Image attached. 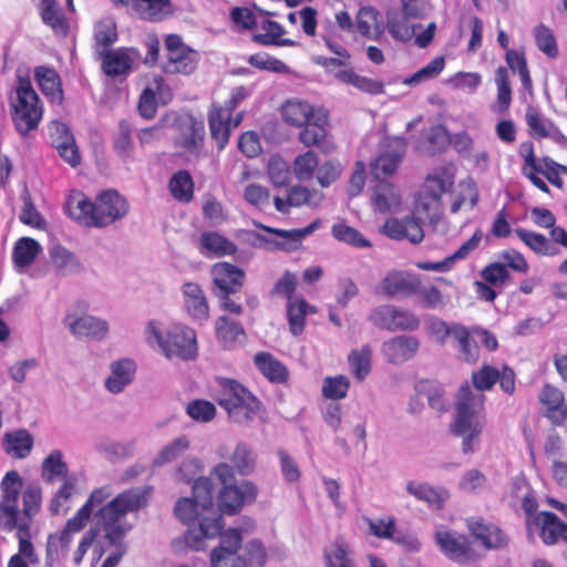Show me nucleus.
<instances>
[{
    "instance_id": "obj_40",
    "label": "nucleus",
    "mask_w": 567,
    "mask_h": 567,
    "mask_svg": "<svg viewBox=\"0 0 567 567\" xmlns=\"http://www.w3.org/2000/svg\"><path fill=\"white\" fill-rule=\"evenodd\" d=\"M102 68L106 75L120 76L131 71L132 60L123 50L107 51L102 55Z\"/></svg>"
},
{
    "instance_id": "obj_21",
    "label": "nucleus",
    "mask_w": 567,
    "mask_h": 567,
    "mask_svg": "<svg viewBox=\"0 0 567 567\" xmlns=\"http://www.w3.org/2000/svg\"><path fill=\"white\" fill-rule=\"evenodd\" d=\"M70 331L78 338H92L104 340L109 332V323L101 318L82 316L69 323Z\"/></svg>"
},
{
    "instance_id": "obj_63",
    "label": "nucleus",
    "mask_w": 567,
    "mask_h": 567,
    "mask_svg": "<svg viewBox=\"0 0 567 567\" xmlns=\"http://www.w3.org/2000/svg\"><path fill=\"white\" fill-rule=\"evenodd\" d=\"M402 159L401 154L396 152L381 154L372 165L373 174L380 178V174H393Z\"/></svg>"
},
{
    "instance_id": "obj_9",
    "label": "nucleus",
    "mask_w": 567,
    "mask_h": 567,
    "mask_svg": "<svg viewBox=\"0 0 567 567\" xmlns=\"http://www.w3.org/2000/svg\"><path fill=\"white\" fill-rule=\"evenodd\" d=\"M166 59L162 70L166 74L188 75L195 71L199 60L197 51L186 45L178 34H168L165 39Z\"/></svg>"
},
{
    "instance_id": "obj_47",
    "label": "nucleus",
    "mask_w": 567,
    "mask_h": 567,
    "mask_svg": "<svg viewBox=\"0 0 567 567\" xmlns=\"http://www.w3.org/2000/svg\"><path fill=\"white\" fill-rule=\"evenodd\" d=\"M372 350L369 344H364L359 350H352L348 357L349 364L354 377L362 381L371 370Z\"/></svg>"
},
{
    "instance_id": "obj_58",
    "label": "nucleus",
    "mask_w": 567,
    "mask_h": 567,
    "mask_svg": "<svg viewBox=\"0 0 567 567\" xmlns=\"http://www.w3.org/2000/svg\"><path fill=\"white\" fill-rule=\"evenodd\" d=\"M350 381L344 375L327 377L323 380L322 395L327 399L340 400L347 396Z\"/></svg>"
},
{
    "instance_id": "obj_10",
    "label": "nucleus",
    "mask_w": 567,
    "mask_h": 567,
    "mask_svg": "<svg viewBox=\"0 0 567 567\" xmlns=\"http://www.w3.org/2000/svg\"><path fill=\"white\" fill-rule=\"evenodd\" d=\"M23 481L17 471L8 472L1 481L0 488L2 499L0 502V514L3 518V528L16 529L19 518L18 499L21 494Z\"/></svg>"
},
{
    "instance_id": "obj_38",
    "label": "nucleus",
    "mask_w": 567,
    "mask_h": 567,
    "mask_svg": "<svg viewBox=\"0 0 567 567\" xmlns=\"http://www.w3.org/2000/svg\"><path fill=\"white\" fill-rule=\"evenodd\" d=\"M33 437L27 430H18L4 435V450L17 458H25L32 450Z\"/></svg>"
},
{
    "instance_id": "obj_32",
    "label": "nucleus",
    "mask_w": 567,
    "mask_h": 567,
    "mask_svg": "<svg viewBox=\"0 0 567 567\" xmlns=\"http://www.w3.org/2000/svg\"><path fill=\"white\" fill-rule=\"evenodd\" d=\"M252 394L236 380L226 379L221 382V390L218 394L217 402L218 404L228 410L229 408L245 403V400L248 399L252 402Z\"/></svg>"
},
{
    "instance_id": "obj_4",
    "label": "nucleus",
    "mask_w": 567,
    "mask_h": 567,
    "mask_svg": "<svg viewBox=\"0 0 567 567\" xmlns=\"http://www.w3.org/2000/svg\"><path fill=\"white\" fill-rule=\"evenodd\" d=\"M198 508L200 506L189 497L178 499L174 508L176 517L185 524H189L195 518L198 519V528H189L184 536L185 544L195 550H202L204 538L218 536L223 528V517L220 515L202 517Z\"/></svg>"
},
{
    "instance_id": "obj_64",
    "label": "nucleus",
    "mask_w": 567,
    "mask_h": 567,
    "mask_svg": "<svg viewBox=\"0 0 567 567\" xmlns=\"http://www.w3.org/2000/svg\"><path fill=\"white\" fill-rule=\"evenodd\" d=\"M186 412L195 421L209 422L216 414V408L206 400H194L188 403Z\"/></svg>"
},
{
    "instance_id": "obj_17",
    "label": "nucleus",
    "mask_w": 567,
    "mask_h": 567,
    "mask_svg": "<svg viewBox=\"0 0 567 567\" xmlns=\"http://www.w3.org/2000/svg\"><path fill=\"white\" fill-rule=\"evenodd\" d=\"M182 292L187 313L195 320L206 321L209 317V306L202 287L188 281L182 286Z\"/></svg>"
},
{
    "instance_id": "obj_16",
    "label": "nucleus",
    "mask_w": 567,
    "mask_h": 567,
    "mask_svg": "<svg viewBox=\"0 0 567 567\" xmlns=\"http://www.w3.org/2000/svg\"><path fill=\"white\" fill-rule=\"evenodd\" d=\"M381 233L393 240L406 238L412 244H420L424 238V231L415 216H405L403 219L389 218Z\"/></svg>"
},
{
    "instance_id": "obj_50",
    "label": "nucleus",
    "mask_w": 567,
    "mask_h": 567,
    "mask_svg": "<svg viewBox=\"0 0 567 567\" xmlns=\"http://www.w3.org/2000/svg\"><path fill=\"white\" fill-rule=\"evenodd\" d=\"M260 409L259 401L252 396V402L248 399L245 400V403L236 404L228 410H226L228 416L236 423L247 425L249 424L254 417L258 414Z\"/></svg>"
},
{
    "instance_id": "obj_46",
    "label": "nucleus",
    "mask_w": 567,
    "mask_h": 567,
    "mask_svg": "<svg viewBox=\"0 0 567 567\" xmlns=\"http://www.w3.org/2000/svg\"><path fill=\"white\" fill-rule=\"evenodd\" d=\"M406 492L414 496L416 499L425 502L430 506L441 508L444 498L441 494L427 483H417L410 481L406 483Z\"/></svg>"
},
{
    "instance_id": "obj_19",
    "label": "nucleus",
    "mask_w": 567,
    "mask_h": 567,
    "mask_svg": "<svg viewBox=\"0 0 567 567\" xmlns=\"http://www.w3.org/2000/svg\"><path fill=\"white\" fill-rule=\"evenodd\" d=\"M381 286L389 297H395L398 295L410 296L416 292L420 280L415 275L403 271H392L384 277Z\"/></svg>"
},
{
    "instance_id": "obj_59",
    "label": "nucleus",
    "mask_w": 567,
    "mask_h": 567,
    "mask_svg": "<svg viewBox=\"0 0 567 567\" xmlns=\"http://www.w3.org/2000/svg\"><path fill=\"white\" fill-rule=\"evenodd\" d=\"M444 58L436 56L429 64L420 69L413 75L405 78L403 83L406 85H416L423 81L436 78L444 69Z\"/></svg>"
},
{
    "instance_id": "obj_23",
    "label": "nucleus",
    "mask_w": 567,
    "mask_h": 567,
    "mask_svg": "<svg viewBox=\"0 0 567 567\" xmlns=\"http://www.w3.org/2000/svg\"><path fill=\"white\" fill-rule=\"evenodd\" d=\"M451 143L452 138L447 130L442 125H435L424 132L417 150L423 155L434 156L444 152Z\"/></svg>"
},
{
    "instance_id": "obj_26",
    "label": "nucleus",
    "mask_w": 567,
    "mask_h": 567,
    "mask_svg": "<svg viewBox=\"0 0 567 567\" xmlns=\"http://www.w3.org/2000/svg\"><path fill=\"white\" fill-rule=\"evenodd\" d=\"M145 20L161 21L173 11L171 0H125Z\"/></svg>"
},
{
    "instance_id": "obj_18",
    "label": "nucleus",
    "mask_w": 567,
    "mask_h": 567,
    "mask_svg": "<svg viewBox=\"0 0 567 567\" xmlns=\"http://www.w3.org/2000/svg\"><path fill=\"white\" fill-rule=\"evenodd\" d=\"M110 372L104 385L111 393L118 394L132 383L136 365L131 359H121L111 363Z\"/></svg>"
},
{
    "instance_id": "obj_54",
    "label": "nucleus",
    "mask_w": 567,
    "mask_h": 567,
    "mask_svg": "<svg viewBox=\"0 0 567 567\" xmlns=\"http://www.w3.org/2000/svg\"><path fill=\"white\" fill-rule=\"evenodd\" d=\"M189 447V441L186 436H179L163 447L159 454L154 458V466H162L169 463L185 453Z\"/></svg>"
},
{
    "instance_id": "obj_45",
    "label": "nucleus",
    "mask_w": 567,
    "mask_h": 567,
    "mask_svg": "<svg viewBox=\"0 0 567 567\" xmlns=\"http://www.w3.org/2000/svg\"><path fill=\"white\" fill-rule=\"evenodd\" d=\"M169 190L173 197L179 202L188 203L193 198L194 183L187 171H178L169 181Z\"/></svg>"
},
{
    "instance_id": "obj_14",
    "label": "nucleus",
    "mask_w": 567,
    "mask_h": 567,
    "mask_svg": "<svg viewBox=\"0 0 567 567\" xmlns=\"http://www.w3.org/2000/svg\"><path fill=\"white\" fill-rule=\"evenodd\" d=\"M213 292L216 297L236 295L244 286L245 271L229 262L213 266Z\"/></svg>"
},
{
    "instance_id": "obj_25",
    "label": "nucleus",
    "mask_w": 567,
    "mask_h": 567,
    "mask_svg": "<svg viewBox=\"0 0 567 567\" xmlns=\"http://www.w3.org/2000/svg\"><path fill=\"white\" fill-rule=\"evenodd\" d=\"M254 363L260 373L272 383H284L288 380L287 367L271 353L261 351L254 357Z\"/></svg>"
},
{
    "instance_id": "obj_34",
    "label": "nucleus",
    "mask_w": 567,
    "mask_h": 567,
    "mask_svg": "<svg viewBox=\"0 0 567 567\" xmlns=\"http://www.w3.org/2000/svg\"><path fill=\"white\" fill-rule=\"evenodd\" d=\"M230 467L239 475H250L256 467V454L245 442H238L229 456Z\"/></svg>"
},
{
    "instance_id": "obj_62",
    "label": "nucleus",
    "mask_w": 567,
    "mask_h": 567,
    "mask_svg": "<svg viewBox=\"0 0 567 567\" xmlns=\"http://www.w3.org/2000/svg\"><path fill=\"white\" fill-rule=\"evenodd\" d=\"M499 371L493 367L484 365L472 374V381L475 386L473 392L489 390L498 381Z\"/></svg>"
},
{
    "instance_id": "obj_48",
    "label": "nucleus",
    "mask_w": 567,
    "mask_h": 567,
    "mask_svg": "<svg viewBox=\"0 0 567 567\" xmlns=\"http://www.w3.org/2000/svg\"><path fill=\"white\" fill-rule=\"evenodd\" d=\"M331 233L337 240L355 248H369L372 246L371 241L365 239L359 230L344 223L334 224Z\"/></svg>"
},
{
    "instance_id": "obj_20",
    "label": "nucleus",
    "mask_w": 567,
    "mask_h": 567,
    "mask_svg": "<svg viewBox=\"0 0 567 567\" xmlns=\"http://www.w3.org/2000/svg\"><path fill=\"white\" fill-rule=\"evenodd\" d=\"M539 400L545 408V415L554 424H561L567 416V409L564 405L563 392L549 384H546L540 394Z\"/></svg>"
},
{
    "instance_id": "obj_1",
    "label": "nucleus",
    "mask_w": 567,
    "mask_h": 567,
    "mask_svg": "<svg viewBox=\"0 0 567 567\" xmlns=\"http://www.w3.org/2000/svg\"><path fill=\"white\" fill-rule=\"evenodd\" d=\"M65 210L80 224L101 228L124 218L128 213V203L115 189L102 192L95 202L82 193H75L69 197Z\"/></svg>"
},
{
    "instance_id": "obj_11",
    "label": "nucleus",
    "mask_w": 567,
    "mask_h": 567,
    "mask_svg": "<svg viewBox=\"0 0 567 567\" xmlns=\"http://www.w3.org/2000/svg\"><path fill=\"white\" fill-rule=\"evenodd\" d=\"M369 321L374 327L388 331H412L420 326V320L415 315L392 305H382L374 308L369 315Z\"/></svg>"
},
{
    "instance_id": "obj_37",
    "label": "nucleus",
    "mask_w": 567,
    "mask_h": 567,
    "mask_svg": "<svg viewBox=\"0 0 567 567\" xmlns=\"http://www.w3.org/2000/svg\"><path fill=\"white\" fill-rule=\"evenodd\" d=\"M230 117L224 114L221 106H215L208 114L212 137L217 142L218 148L224 150L230 135Z\"/></svg>"
},
{
    "instance_id": "obj_28",
    "label": "nucleus",
    "mask_w": 567,
    "mask_h": 567,
    "mask_svg": "<svg viewBox=\"0 0 567 567\" xmlns=\"http://www.w3.org/2000/svg\"><path fill=\"white\" fill-rule=\"evenodd\" d=\"M216 337L225 349H233L244 341L246 333L239 322L221 316L216 321Z\"/></svg>"
},
{
    "instance_id": "obj_30",
    "label": "nucleus",
    "mask_w": 567,
    "mask_h": 567,
    "mask_svg": "<svg viewBox=\"0 0 567 567\" xmlns=\"http://www.w3.org/2000/svg\"><path fill=\"white\" fill-rule=\"evenodd\" d=\"M34 76L44 95L49 96L52 102H62L63 92L61 87V79L54 69L38 66L34 71Z\"/></svg>"
},
{
    "instance_id": "obj_51",
    "label": "nucleus",
    "mask_w": 567,
    "mask_h": 567,
    "mask_svg": "<svg viewBox=\"0 0 567 567\" xmlns=\"http://www.w3.org/2000/svg\"><path fill=\"white\" fill-rule=\"evenodd\" d=\"M533 34L539 51H542L550 59H554L558 55V48L555 35L548 27L538 24L534 28Z\"/></svg>"
},
{
    "instance_id": "obj_15",
    "label": "nucleus",
    "mask_w": 567,
    "mask_h": 567,
    "mask_svg": "<svg viewBox=\"0 0 567 567\" xmlns=\"http://www.w3.org/2000/svg\"><path fill=\"white\" fill-rule=\"evenodd\" d=\"M419 348L420 341L416 337L401 334L384 341L381 350L388 362L402 364L411 360Z\"/></svg>"
},
{
    "instance_id": "obj_43",
    "label": "nucleus",
    "mask_w": 567,
    "mask_h": 567,
    "mask_svg": "<svg viewBox=\"0 0 567 567\" xmlns=\"http://www.w3.org/2000/svg\"><path fill=\"white\" fill-rule=\"evenodd\" d=\"M414 215H417L415 218L420 224L426 219L431 225L436 226L442 218L441 200L421 194L415 205Z\"/></svg>"
},
{
    "instance_id": "obj_31",
    "label": "nucleus",
    "mask_w": 567,
    "mask_h": 567,
    "mask_svg": "<svg viewBox=\"0 0 567 567\" xmlns=\"http://www.w3.org/2000/svg\"><path fill=\"white\" fill-rule=\"evenodd\" d=\"M334 78L368 94L378 95L384 93V84L382 81L359 75L352 69L339 70L334 72Z\"/></svg>"
},
{
    "instance_id": "obj_3",
    "label": "nucleus",
    "mask_w": 567,
    "mask_h": 567,
    "mask_svg": "<svg viewBox=\"0 0 567 567\" xmlns=\"http://www.w3.org/2000/svg\"><path fill=\"white\" fill-rule=\"evenodd\" d=\"M146 334L151 346L154 342L167 359L194 360L197 355L196 333L183 324H173L162 330L156 321H150Z\"/></svg>"
},
{
    "instance_id": "obj_41",
    "label": "nucleus",
    "mask_w": 567,
    "mask_h": 567,
    "mask_svg": "<svg viewBox=\"0 0 567 567\" xmlns=\"http://www.w3.org/2000/svg\"><path fill=\"white\" fill-rule=\"evenodd\" d=\"M50 257L58 274L62 276L81 271L82 266L78 258L70 250L62 246H53Z\"/></svg>"
},
{
    "instance_id": "obj_55",
    "label": "nucleus",
    "mask_w": 567,
    "mask_h": 567,
    "mask_svg": "<svg viewBox=\"0 0 567 567\" xmlns=\"http://www.w3.org/2000/svg\"><path fill=\"white\" fill-rule=\"evenodd\" d=\"M40 14L43 23L52 28L54 31L65 29L64 17L55 0H42Z\"/></svg>"
},
{
    "instance_id": "obj_60",
    "label": "nucleus",
    "mask_w": 567,
    "mask_h": 567,
    "mask_svg": "<svg viewBox=\"0 0 567 567\" xmlns=\"http://www.w3.org/2000/svg\"><path fill=\"white\" fill-rule=\"evenodd\" d=\"M132 128L126 120H122L118 123V130L113 142V147L116 154L123 158L131 155L133 142H132Z\"/></svg>"
},
{
    "instance_id": "obj_33",
    "label": "nucleus",
    "mask_w": 567,
    "mask_h": 567,
    "mask_svg": "<svg viewBox=\"0 0 567 567\" xmlns=\"http://www.w3.org/2000/svg\"><path fill=\"white\" fill-rule=\"evenodd\" d=\"M442 551L451 559H465L468 554V545L463 536H455L449 530H439L435 535Z\"/></svg>"
},
{
    "instance_id": "obj_27",
    "label": "nucleus",
    "mask_w": 567,
    "mask_h": 567,
    "mask_svg": "<svg viewBox=\"0 0 567 567\" xmlns=\"http://www.w3.org/2000/svg\"><path fill=\"white\" fill-rule=\"evenodd\" d=\"M41 245L31 237H21L13 247L12 259L16 269L23 272L41 252Z\"/></svg>"
},
{
    "instance_id": "obj_42",
    "label": "nucleus",
    "mask_w": 567,
    "mask_h": 567,
    "mask_svg": "<svg viewBox=\"0 0 567 567\" xmlns=\"http://www.w3.org/2000/svg\"><path fill=\"white\" fill-rule=\"evenodd\" d=\"M373 202L382 213L390 212L400 205L401 198L395 190L394 186L385 181H379L373 188Z\"/></svg>"
},
{
    "instance_id": "obj_52",
    "label": "nucleus",
    "mask_w": 567,
    "mask_h": 567,
    "mask_svg": "<svg viewBox=\"0 0 567 567\" xmlns=\"http://www.w3.org/2000/svg\"><path fill=\"white\" fill-rule=\"evenodd\" d=\"M214 485L209 477H198L193 484V499L200 506L202 511L213 507Z\"/></svg>"
},
{
    "instance_id": "obj_35",
    "label": "nucleus",
    "mask_w": 567,
    "mask_h": 567,
    "mask_svg": "<svg viewBox=\"0 0 567 567\" xmlns=\"http://www.w3.org/2000/svg\"><path fill=\"white\" fill-rule=\"evenodd\" d=\"M69 466L60 450L51 451L41 464V476L44 482L53 483L59 478L66 480Z\"/></svg>"
},
{
    "instance_id": "obj_8",
    "label": "nucleus",
    "mask_w": 567,
    "mask_h": 567,
    "mask_svg": "<svg viewBox=\"0 0 567 567\" xmlns=\"http://www.w3.org/2000/svg\"><path fill=\"white\" fill-rule=\"evenodd\" d=\"M177 134L174 137V145L178 154L190 162L206 155L204 148L205 126L202 121L192 115L177 120Z\"/></svg>"
},
{
    "instance_id": "obj_6",
    "label": "nucleus",
    "mask_w": 567,
    "mask_h": 567,
    "mask_svg": "<svg viewBox=\"0 0 567 567\" xmlns=\"http://www.w3.org/2000/svg\"><path fill=\"white\" fill-rule=\"evenodd\" d=\"M12 121L21 135L38 128L42 118V105L29 79L19 78L16 87V100L12 101Z\"/></svg>"
},
{
    "instance_id": "obj_44",
    "label": "nucleus",
    "mask_w": 567,
    "mask_h": 567,
    "mask_svg": "<svg viewBox=\"0 0 567 567\" xmlns=\"http://www.w3.org/2000/svg\"><path fill=\"white\" fill-rule=\"evenodd\" d=\"M312 308L303 298H296L287 302V317L289 330L293 336H299L305 329L306 315Z\"/></svg>"
},
{
    "instance_id": "obj_57",
    "label": "nucleus",
    "mask_w": 567,
    "mask_h": 567,
    "mask_svg": "<svg viewBox=\"0 0 567 567\" xmlns=\"http://www.w3.org/2000/svg\"><path fill=\"white\" fill-rule=\"evenodd\" d=\"M319 165V158L312 151L298 155L293 162L295 174L298 179H310Z\"/></svg>"
},
{
    "instance_id": "obj_24",
    "label": "nucleus",
    "mask_w": 567,
    "mask_h": 567,
    "mask_svg": "<svg viewBox=\"0 0 567 567\" xmlns=\"http://www.w3.org/2000/svg\"><path fill=\"white\" fill-rule=\"evenodd\" d=\"M537 525L540 526V537L546 545H554L559 539L567 542V524L551 512H542Z\"/></svg>"
},
{
    "instance_id": "obj_22",
    "label": "nucleus",
    "mask_w": 567,
    "mask_h": 567,
    "mask_svg": "<svg viewBox=\"0 0 567 567\" xmlns=\"http://www.w3.org/2000/svg\"><path fill=\"white\" fill-rule=\"evenodd\" d=\"M419 24L410 22L405 11L400 12L395 9L386 11L385 28L390 35L399 42H409L415 35Z\"/></svg>"
},
{
    "instance_id": "obj_13",
    "label": "nucleus",
    "mask_w": 567,
    "mask_h": 567,
    "mask_svg": "<svg viewBox=\"0 0 567 567\" xmlns=\"http://www.w3.org/2000/svg\"><path fill=\"white\" fill-rule=\"evenodd\" d=\"M328 112L322 107H318L315 117L302 126L303 128L299 133V141L306 147L317 146L326 154L333 152L336 146L328 138Z\"/></svg>"
},
{
    "instance_id": "obj_39",
    "label": "nucleus",
    "mask_w": 567,
    "mask_h": 567,
    "mask_svg": "<svg viewBox=\"0 0 567 567\" xmlns=\"http://www.w3.org/2000/svg\"><path fill=\"white\" fill-rule=\"evenodd\" d=\"M515 234L525 245L538 255L556 256L559 254V248L542 234L523 228H516Z\"/></svg>"
},
{
    "instance_id": "obj_56",
    "label": "nucleus",
    "mask_w": 567,
    "mask_h": 567,
    "mask_svg": "<svg viewBox=\"0 0 567 567\" xmlns=\"http://www.w3.org/2000/svg\"><path fill=\"white\" fill-rule=\"evenodd\" d=\"M41 498V487L29 485L22 493L23 511L19 518L28 519L30 525L32 517L40 511Z\"/></svg>"
},
{
    "instance_id": "obj_2",
    "label": "nucleus",
    "mask_w": 567,
    "mask_h": 567,
    "mask_svg": "<svg viewBox=\"0 0 567 567\" xmlns=\"http://www.w3.org/2000/svg\"><path fill=\"white\" fill-rule=\"evenodd\" d=\"M144 495L136 489H128L118 494L105 506L100 507L95 513L96 524L100 532H103V538L107 543H116L117 539H124L130 525H124L122 519L130 512H135L145 506Z\"/></svg>"
},
{
    "instance_id": "obj_61",
    "label": "nucleus",
    "mask_w": 567,
    "mask_h": 567,
    "mask_svg": "<svg viewBox=\"0 0 567 567\" xmlns=\"http://www.w3.org/2000/svg\"><path fill=\"white\" fill-rule=\"evenodd\" d=\"M452 185V179L444 174L430 175L425 181L422 194L441 200L442 195L447 193Z\"/></svg>"
},
{
    "instance_id": "obj_53",
    "label": "nucleus",
    "mask_w": 567,
    "mask_h": 567,
    "mask_svg": "<svg viewBox=\"0 0 567 567\" xmlns=\"http://www.w3.org/2000/svg\"><path fill=\"white\" fill-rule=\"evenodd\" d=\"M328 567H354L347 543L337 538L330 551L326 553Z\"/></svg>"
},
{
    "instance_id": "obj_49",
    "label": "nucleus",
    "mask_w": 567,
    "mask_h": 567,
    "mask_svg": "<svg viewBox=\"0 0 567 567\" xmlns=\"http://www.w3.org/2000/svg\"><path fill=\"white\" fill-rule=\"evenodd\" d=\"M452 339L457 342L463 361L475 362L477 360L480 353L477 342L471 338L468 330L464 326L458 324L456 327Z\"/></svg>"
},
{
    "instance_id": "obj_7",
    "label": "nucleus",
    "mask_w": 567,
    "mask_h": 567,
    "mask_svg": "<svg viewBox=\"0 0 567 567\" xmlns=\"http://www.w3.org/2000/svg\"><path fill=\"white\" fill-rule=\"evenodd\" d=\"M485 395L473 392L468 384L461 386L456 401V413L453 424V433L463 435L467 432L482 433L484 420Z\"/></svg>"
},
{
    "instance_id": "obj_36",
    "label": "nucleus",
    "mask_w": 567,
    "mask_h": 567,
    "mask_svg": "<svg viewBox=\"0 0 567 567\" xmlns=\"http://www.w3.org/2000/svg\"><path fill=\"white\" fill-rule=\"evenodd\" d=\"M199 243L202 250L206 255H214L216 257L233 255L237 250L233 241L214 231L203 233Z\"/></svg>"
},
{
    "instance_id": "obj_5",
    "label": "nucleus",
    "mask_w": 567,
    "mask_h": 567,
    "mask_svg": "<svg viewBox=\"0 0 567 567\" xmlns=\"http://www.w3.org/2000/svg\"><path fill=\"white\" fill-rule=\"evenodd\" d=\"M223 484V489L219 492V507L223 513L235 514L246 503H252L257 497V486L250 481H241L236 483V477L233 468L226 462H220L212 470Z\"/></svg>"
},
{
    "instance_id": "obj_29",
    "label": "nucleus",
    "mask_w": 567,
    "mask_h": 567,
    "mask_svg": "<svg viewBox=\"0 0 567 567\" xmlns=\"http://www.w3.org/2000/svg\"><path fill=\"white\" fill-rule=\"evenodd\" d=\"M281 112L286 123L302 127L315 117L317 109L305 101L291 100L284 104Z\"/></svg>"
},
{
    "instance_id": "obj_12",
    "label": "nucleus",
    "mask_w": 567,
    "mask_h": 567,
    "mask_svg": "<svg viewBox=\"0 0 567 567\" xmlns=\"http://www.w3.org/2000/svg\"><path fill=\"white\" fill-rule=\"evenodd\" d=\"M321 225L320 219H316L303 228L293 229H279L270 226H266L259 221H254V226L262 229L269 234H272L280 238V240L270 239L264 235H257V239L260 241L274 246L276 249L284 251H296L300 248L302 239L316 231Z\"/></svg>"
}]
</instances>
